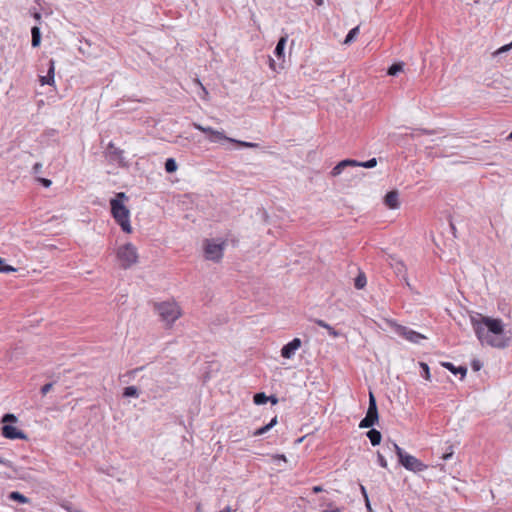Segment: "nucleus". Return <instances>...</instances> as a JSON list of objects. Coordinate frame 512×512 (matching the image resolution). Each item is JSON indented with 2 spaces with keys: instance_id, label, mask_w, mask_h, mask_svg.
Wrapping results in <instances>:
<instances>
[{
  "instance_id": "7c9ffc66",
  "label": "nucleus",
  "mask_w": 512,
  "mask_h": 512,
  "mask_svg": "<svg viewBox=\"0 0 512 512\" xmlns=\"http://www.w3.org/2000/svg\"><path fill=\"white\" fill-rule=\"evenodd\" d=\"M17 417L12 413H6L3 415L1 422L4 424L17 422Z\"/></svg>"
},
{
  "instance_id": "bb28decb",
  "label": "nucleus",
  "mask_w": 512,
  "mask_h": 512,
  "mask_svg": "<svg viewBox=\"0 0 512 512\" xmlns=\"http://www.w3.org/2000/svg\"><path fill=\"white\" fill-rule=\"evenodd\" d=\"M402 70H403V63H394L389 67L388 74L391 76H396Z\"/></svg>"
},
{
  "instance_id": "6e6d98bb",
  "label": "nucleus",
  "mask_w": 512,
  "mask_h": 512,
  "mask_svg": "<svg viewBox=\"0 0 512 512\" xmlns=\"http://www.w3.org/2000/svg\"><path fill=\"white\" fill-rule=\"evenodd\" d=\"M220 512H231V508L229 506H226Z\"/></svg>"
},
{
  "instance_id": "aec40b11",
  "label": "nucleus",
  "mask_w": 512,
  "mask_h": 512,
  "mask_svg": "<svg viewBox=\"0 0 512 512\" xmlns=\"http://www.w3.org/2000/svg\"><path fill=\"white\" fill-rule=\"evenodd\" d=\"M8 498L12 501H17L21 504H26V503L30 502L29 498H27L25 495H23L22 493H20L18 491L10 492L8 495Z\"/></svg>"
},
{
  "instance_id": "20e7f679",
  "label": "nucleus",
  "mask_w": 512,
  "mask_h": 512,
  "mask_svg": "<svg viewBox=\"0 0 512 512\" xmlns=\"http://www.w3.org/2000/svg\"><path fill=\"white\" fill-rule=\"evenodd\" d=\"M116 258L122 269H129L138 262L137 248L132 243L121 245L116 250Z\"/></svg>"
},
{
  "instance_id": "5fc2aeb1",
  "label": "nucleus",
  "mask_w": 512,
  "mask_h": 512,
  "mask_svg": "<svg viewBox=\"0 0 512 512\" xmlns=\"http://www.w3.org/2000/svg\"><path fill=\"white\" fill-rule=\"evenodd\" d=\"M269 400L273 403V404H276L278 402V399L274 396H271L269 397Z\"/></svg>"
},
{
  "instance_id": "cd10ccee",
  "label": "nucleus",
  "mask_w": 512,
  "mask_h": 512,
  "mask_svg": "<svg viewBox=\"0 0 512 512\" xmlns=\"http://www.w3.org/2000/svg\"><path fill=\"white\" fill-rule=\"evenodd\" d=\"M229 137L225 136L223 132L214 130V133L211 134L209 137V140L212 142L218 141V140H227L229 141Z\"/></svg>"
},
{
  "instance_id": "4be33fe9",
  "label": "nucleus",
  "mask_w": 512,
  "mask_h": 512,
  "mask_svg": "<svg viewBox=\"0 0 512 512\" xmlns=\"http://www.w3.org/2000/svg\"><path fill=\"white\" fill-rule=\"evenodd\" d=\"M366 284H367L366 275H365V273L360 272L354 280V286L356 289L361 290L366 286Z\"/></svg>"
},
{
  "instance_id": "3c124183",
  "label": "nucleus",
  "mask_w": 512,
  "mask_h": 512,
  "mask_svg": "<svg viewBox=\"0 0 512 512\" xmlns=\"http://www.w3.org/2000/svg\"><path fill=\"white\" fill-rule=\"evenodd\" d=\"M360 489H361V493L363 494L364 499H365V498H366V496H368V495H367V492H366V489H365V487H364L363 485H361V486H360Z\"/></svg>"
},
{
  "instance_id": "6ab92c4d",
  "label": "nucleus",
  "mask_w": 512,
  "mask_h": 512,
  "mask_svg": "<svg viewBox=\"0 0 512 512\" xmlns=\"http://www.w3.org/2000/svg\"><path fill=\"white\" fill-rule=\"evenodd\" d=\"M367 437L373 446L379 445L382 439L381 433L376 429H370L367 432Z\"/></svg>"
},
{
  "instance_id": "c9c22d12",
  "label": "nucleus",
  "mask_w": 512,
  "mask_h": 512,
  "mask_svg": "<svg viewBox=\"0 0 512 512\" xmlns=\"http://www.w3.org/2000/svg\"><path fill=\"white\" fill-rule=\"evenodd\" d=\"M269 430H270V429H269V427H268V426H267V424H266L265 426H263V427H261V428H259V429L255 430V431L252 433V435H253V436H261V435L265 434L266 432H268Z\"/></svg>"
},
{
  "instance_id": "ddd939ff",
  "label": "nucleus",
  "mask_w": 512,
  "mask_h": 512,
  "mask_svg": "<svg viewBox=\"0 0 512 512\" xmlns=\"http://www.w3.org/2000/svg\"><path fill=\"white\" fill-rule=\"evenodd\" d=\"M385 205L390 209H397L400 206L399 193L396 190L389 191L384 198Z\"/></svg>"
},
{
  "instance_id": "4d7b16f0",
  "label": "nucleus",
  "mask_w": 512,
  "mask_h": 512,
  "mask_svg": "<svg viewBox=\"0 0 512 512\" xmlns=\"http://www.w3.org/2000/svg\"><path fill=\"white\" fill-rule=\"evenodd\" d=\"M141 369H142V367L141 368H136V369L132 370L131 373L134 374V373H136L137 371H139Z\"/></svg>"
},
{
  "instance_id": "dca6fc26",
  "label": "nucleus",
  "mask_w": 512,
  "mask_h": 512,
  "mask_svg": "<svg viewBox=\"0 0 512 512\" xmlns=\"http://www.w3.org/2000/svg\"><path fill=\"white\" fill-rule=\"evenodd\" d=\"M442 366L452 372L454 375L461 374V378L465 377L467 368L465 366H454L451 362H443Z\"/></svg>"
},
{
  "instance_id": "8fccbe9b",
  "label": "nucleus",
  "mask_w": 512,
  "mask_h": 512,
  "mask_svg": "<svg viewBox=\"0 0 512 512\" xmlns=\"http://www.w3.org/2000/svg\"><path fill=\"white\" fill-rule=\"evenodd\" d=\"M197 83H198V84H199V86L201 87V89H202L203 93H204L205 95H207V94H208V92H207L206 88L202 85V83H201L199 80H197Z\"/></svg>"
},
{
  "instance_id": "393cba45",
  "label": "nucleus",
  "mask_w": 512,
  "mask_h": 512,
  "mask_svg": "<svg viewBox=\"0 0 512 512\" xmlns=\"http://www.w3.org/2000/svg\"><path fill=\"white\" fill-rule=\"evenodd\" d=\"M177 163L175 161V159L173 158H168L165 162V170L167 173H173L177 170Z\"/></svg>"
},
{
  "instance_id": "13d9d810",
  "label": "nucleus",
  "mask_w": 512,
  "mask_h": 512,
  "mask_svg": "<svg viewBox=\"0 0 512 512\" xmlns=\"http://www.w3.org/2000/svg\"><path fill=\"white\" fill-rule=\"evenodd\" d=\"M507 139L512 140V132L508 135Z\"/></svg>"
},
{
  "instance_id": "58836bf2",
  "label": "nucleus",
  "mask_w": 512,
  "mask_h": 512,
  "mask_svg": "<svg viewBox=\"0 0 512 512\" xmlns=\"http://www.w3.org/2000/svg\"><path fill=\"white\" fill-rule=\"evenodd\" d=\"M53 387V383H47L42 386L41 388V394L46 395Z\"/></svg>"
},
{
  "instance_id": "473e14b6",
  "label": "nucleus",
  "mask_w": 512,
  "mask_h": 512,
  "mask_svg": "<svg viewBox=\"0 0 512 512\" xmlns=\"http://www.w3.org/2000/svg\"><path fill=\"white\" fill-rule=\"evenodd\" d=\"M420 367L422 369V377L425 378L426 380H430V369H429V366L428 364L424 363V362H420Z\"/></svg>"
},
{
  "instance_id": "423d86ee",
  "label": "nucleus",
  "mask_w": 512,
  "mask_h": 512,
  "mask_svg": "<svg viewBox=\"0 0 512 512\" xmlns=\"http://www.w3.org/2000/svg\"><path fill=\"white\" fill-rule=\"evenodd\" d=\"M226 241L215 243L213 240L206 239L204 242V256L207 260L218 263L222 260Z\"/></svg>"
},
{
  "instance_id": "4c0bfd02",
  "label": "nucleus",
  "mask_w": 512,
  "mask_h": 512,
  "mask_svg": "<svg viewBox=\"0 0 512 512\" xmlns=\"http://www.w3.org/2000/svg\"><path fill=\"white\" fill-rule=\"evenodd\" d=\"M453 454H454L453 448H452V446H449L447 451L443 453L442 459L447 461L453 456Z\"/></svg>"
},
{
  "instance_id": "c756f323",
  "label": "nucleus",
  "mask_w": 512,
  "mask_h": 512,
  "mask_svg": "<svg viewBox=\"0 0 512 512\" xmlns=\"http://www.w3.org/2000/svg\"><path fill=\"white\" fill-rule=\"evenodd\" d=\"M377 165V160L376 158H371L365 162H359L358 161V165L359 167H364V168H373Z\"/></svg>"
},
{
  "instance_id": "f704fd0d",
  "label": "nucleus",
  "mask_w": 512,
  "mask_h": 512,
  "mask_svg": "<svg viewBox=\"0 0 512 512\" xmlns=\"http://www.w3.org/2000/svg\"><path fill=\"white\" fill-rule=\"evenodd\" d=\"M16 268L11 266V265H8V264H3V266L1 267V270L0 272L1 273H11V272H16Z\"/></svg>"
},
{
  "instance_id": "603ef678",
  "label": "nucleus",
  "mask_w": 512,
  "mask_h": 512,
  "mask_svg": "<svg viewBox=\"0 0 512 512\" xmlns=\"http://www.w3.org/2000/svg\"><path fill=\"white\" fill-rule=\"evenodd\" d=\"M33 17H34L37 21H40V19H41V14H40L39 12H35V13L33 14Z\"/></svg>"
},
{
  "instance_id": "72a5a7b5",
  "label": "nucleus",
  "mask_w": 512,
  "mask_h": 512,
  "mask_svg": "<svg viewBox=\"0 0 512 512\" xmlns=\"http://www.w3.org/2000/svg\"><path fill=\"white\" fill-rule=\"evenodd\" d=\"M61 506L68 512H77L80 510L75 508L74 505L70 502H64L63 504H61Z\"/></svg>"
},
{
  "instance_id": "f3484780",
  "label": "nucleus",
  "mask_w": 512,
  "mask_h": 512,
  "mask_svg": "<svg viewBox=\"0 0 512 512\" xmlns=\"http://www.w3.org/2000/svg\"><path fill=\"white\" fill-rule=\"evenodd\" d=\"M318 326L324 328L327 330L328 334L333 337V338H337L340 336V332L337 331L336 329H334V327H332L331 325H329L328 323H326L324 320H321V319H315L314 321Z\"/></svg>"
},
{
  "instance_id": "e433bc0d",
  "label": "nucleus",
  "mask_w": 512,
  "mask_h": 512,
  "mask_svg": "<svg viewBox=\"0 0 512 512\" xmlns=\"http://www.w3.org/2000/svg\"><path fill=\"white\" fill-rule=\"evenodd\" d=\"M377 460H378V464L381 467L387 468V466H388L387 461H386L385 457L380 452H377Z\"/></svg>"
},
{
  "instance_id": "2eb2a0df",
  "label": "nucleus",
  "mask_w": 512,
  "mask_h": 512,
  "mask_svg": "<svg viewBox=\"0 0 512 512\" xmlns=\"http://www.w3.org/2000/svg\"><path fill=\"white\" fill-rule=\"evenodd\" d=\"M321 512H341L343 508L337 507L330 499L325 496L319 498Z\"/></svg>"
},
{
  "instance_id": "f03ea898",
  "label": "nucleus",
  "mask_w": 512,
  "mask_h": 512,
  "mask_svg": "<svg viewBox=\"0 0 512 512\" xmlns=\"http://www.w3.org/2000/svg\"><path fill=\"white\" fill-rule=\"evenodd\" d=\"M127 196L124 192H119L116 194V197L110 200L111 206V214L116 221V223L121 227V229L126 233L132 232V227L130 224V211L123 204V200H127Z\"/></svg>"
},
{
  "instance_id": "a878e982",
  "label": "nucleus",
  "mask_w": 512,
  "mask_h": 512,
  "mask_svg": "<svg viewBox=\"0 0 512 512\" xmlns=\"http://www.w3.org/2000/svg\"><path fill=\"white\" fill-rule=\"evenodd\" d=\"M253 400L256 405H262V404H265L269 400V397L266 396L265 393L260 392V393H256L254 395Z\"/></svg>"
},
{
  "instance_id": "0eeeda50",
  "label": "nucleus",
  "mask_w": 512,
  "mask_h": 512,
  "mask_svg": "<svg viewBox=\"0 0 512 512\" xmlns=\"http://www.w3.org/2000/svg\"><path fill=\"white\" fill-rule=\"evenodd\" d=\"M379 414L377 409V402L374 394L372 392L369 393V405L366 416L360 421L359 427L370 428L373 427L376 423H378Z\"/></svg>"
},
{
  "instance_id": "2f4dec72",
  "label": "nucleus",
  "mask_w": 512,
  "mask_h": 512,
  "mask_svg": "<svg viewBox=\"0 0 512 512\" xmlns=\"http://www.w3.org/2000/svg\"><path fill=\"white\" fill-rule=\"evenodd\" d=\"M193 126H194L195 129H197V130H199V131H201L203 133L209 134V135L213 134L214 130H215L212 127H204V126H202L201 124H198V123H193Z\"/></svg>"
},
{
  "instance_id": "a211bd4d",
  "label": "nucleus",
  "mask_w": 512,
  "mask_h": 512,
  "mask_svg": "<svg viewBox=\"0 0 512 512\" xmlns=\"http://www.w3.org/2000/svg\"><path fill=\"white\" fill-rule=\"evenodd\" d=\"M286 42H287V38L281 37L276 44V47L274 49V54L276 55V57L278 59L284 60V49L286 46Z\"/></svg>"
},
{
  "instance_id": "f257e3e1",
  "label": "nucleus",
  "mask_w": 512,
  "mask_h": 512,
  "mask_svg": "<svg viewBox=\"0 0 512 512\" xmlns=\"http://www.w3.org/2000/svg\"><path fill=\"white\" fill-rule=\"evenodd\" d=\"M473 330L481 342L493 348L503 349L510 343V338L504 331V323L499 318H491L477 314L470 317Z\"/></svg>"
},
{
  "instance_id": "9b49d317",
  "label": "nucleus",
  "mask_w": 512,
  "mask_h": 512,
  "mask_svg": "<svg viewBox=\"0 0 512 512\" xmlns=\"http://www.w3.org/2000/svg\"><path fill=\"white\" fill-rule=\"evenodd\" d=\"M301 347V340L294 338L292 341L285 344L281 349V356L286 359H291L295 352Z\"/></svg>"
},
{
  "instance_id": "79ce46f5",
  "label": "nucleus",
  "mask_w": 512,
  "mask_h": 512,
  "mask_svg": "<svg viewBox=\"0 0 512 512\" xmlns=\"http://www.w3.org/2000/svg\"><path fill=\"white\" fill-rule=\"evenodd\" d=\"M511 48H512V42H511V43H509V44H507V45L502 46V47L497 51V53L499 54V53L507 52V51H509Z\"/></svg>"
},
{
  "instance_id": "39448f33",
  "label": "nucleus",
  "mask_w": 512,
  "mask_h": 512,
  "mask_svg": "<svg viewBox=\"0 0 512 512\" xmlns=\"http://www.w3.org/2000/svg\"><path fill=\"white\" fill-rule=\"evenodd\" d=\"M393 449L395 450L400 464L407 470L412 472H422L427 469V465H425L422 461L417 459L416 457L406 453L401 447H399L395 442L391 443Z\"/></svg>"
},
{
  "instance_id": "7ed1b4c3",
  "label": "nucleus",
  "mask_w": 512,
  "mask_h": 512,
  "mask_svg": "<svg viewBox=\"0 0 512 512\" xmlns=\"http://www.w3.org/2000/svg\"><path fill=\"white\" fill-rule=\"evenodd\" d=\"M154 308L161 320L169 327L182 315L181 308L175 301L155 303Z\"/></svg>"
},
{
  "instance_id": "f8f14e48",
  "label": "nucleus",
  "mask_w": 512,
  "mask_h": 512,
  "mask_svg": "<svg viewBox=\"0 0 512 512\" xmlns=\"http://www.w3.org/2000/svg\"><path fill=\"white\" fill-rule=\"evenodd\" d=\"M356 165H358L357 160H352V159L342 160L336 166L333 167V169L331 170V175L333 177L339 176L344 171L345 168L356 167Z\"/></svg>"
},
{
  "instance_id": "9d476101",
  "label": "nucleus",
  "mask_w": 512,
  "mask_h": 512,
  "mask_svg": "<svg viewBox=\"0 0 512 512\" xmlns=\"http://www.w3.org/2000/svg\"><path fill=\"white\" fill-rule=\"evenodd\" d=\"M1 433L3 437L7 439H21V440H27V435L22 431L19 430L17 427L12 426L10 424H4L1 428Z\"/></svg>"
},
{
  "instance_id": "4468645a",
  "label": "nucleus",
  "mask_w": 512,
  "mask_h": 512,
  "mask_svg": "<svg viewBox=\"0 0 512 512\" xmlns=\"http://www.w3.org/2000/svg\"><path fill=\"white\" fill-rule=\"evenodd\" d=\"M55 61L53 59L49 60V69L46 76L40 77L41 85H54L55 79Z\"/></svg>"
},
{
  "instance_id": "09e8293b",
  "label": "nucleus",
  "mask_w": 512,
  "mask_h": 512,
  "mask_svg": "<svg viewBox=\"0 0 512 512\" xmlns=\"http://www.w3.org/2000/svg\"><path fill=\"white\" fill-rule=\"evenodd\" d=\"M472 367H473L474 370L478 371L480 369L479 362L474 361L473 364H472Z\"/></svg>"
},
{
  "instance_id": "5701e85b",
  "label": "nucleus",
  "mask_w": 512,
  "mask_h": 512,
  "mask_svg": "<svg viewBox=\"0 0 512 512\" xmlns=\"http://www.w3.org/2000/svg\"><path fill=\"white\" fill-rule=\"evenodd\" d=\"M359 31H360L359 26H356V27L352 28L348 32V34L346 35L343 43L346 44V45L352 43L356 39V37L358 36Z\"/></svg>"
},
{
  "instance_id": "37998d69",
  "label": "nucleus",
  "mask_w": 512,
  "mask_h": 512,
  "mask_svg": "<svg viewBox=\"0 0 512 512\" xmlns=\"http://www.w3.org/2000/svg\"><path fill=\"white\" fill-rule=\"evenodd\" d=\"M276 424H277V417L275 416L274 418L271 419V421L267 424V426L269 427V429H272Z\"/></svg>"
},
{
  "instance_id": "b1692460",
  "label": "nucleus",
  "mask_w": 512,
  "mask_h": 512,
  "mask_svg": "<svg viewBox=\"0 0 512 512\" xmlns=\"http://www.w3.org/2000/svg\"><path fill=\"white\" fill-rule=\"evenodd\" d=\"M123 396L137 398L139 396V391H138L137 387H135V386H128V387L124 388Z\"/></svg>"
},
{
  "instance_id": "864d4df0",
  "label": "nucleus",
  "mask_w": 512,
  "mask_h": 512,
  "mask_svg": "<svg viewBox=\"0 0 512 512\" xmlns=\"http://www.w3.org/2000/svg\"><path fill=\"white\" fill-rule=\"evenodd\" d=\"M317 6H322L324 3V0H313Z\"/></svg>"
},
{
  "instance_id": "c85d7f7f",
  "label": "nucleus",
  "mask_w": 512,
  "mask_h": 512,
  "mask_svg": "<svg viewBox=\"0 0 512 512\" xmlns=\"http://www.w3.org/2000/svg\"><path fill=\"white\" fill-rule=\"evenodd\" d=\"M229 142L236 143L239 146L246 147V148H257V147H259V144H257V143L236 140V139H233V138L229 139Z\"/></svg>"
},
{
  "instance_id": "412c9836",
  "label": "nucleus",
  "mask_w": 512,
  "mask_h": 512,
  "mask_svg": "<svg viewBox=\"0 0 512 512\" xmlns=\"http://www.w3.org/2000/svg\"><path fill=\"white\" fill-rule=\"evenodd\" d=\"M31 35H32V40H31L32 47H34V48L38 47L41 42V32H40L39 27H37V26L32 27Z\"/></svg>"
},
{
  "instance_id": "a19ab883",
  "label": "nucleus",
  "mask_w": 512,
  "mask_h": 512,
  "mask_svg": "<svg viewBox=\"0 0 512 512\" xmlns=\"http://www.w3.org/2000/svg\"><path fill=\"white\" fill-rule=\"evenodd\" d=\"M32 171L34 174H39L42 171V164L40 162H37L33 165Z\"/></svg>"
},
{
  "instance_id": "ea45409f",
  "label": "nucleus",
  "mask_w": 512,
  "mask_h": 512,
  "mask_svg": "<svg viewBox=\"0 0 512 512\" xmlns=\"http://www.w3.org/2000/svg\"><path fill=\"white\" fill-rule=\"evenodd\" d=\"M37 180L46 188L50 187L52 184L51 180L46 179V178L39 177V178H37Z\"/></svg>"
},
{
  "instance_id": "de8ad7c7",
  "label": "nucleus",
  "mask_w": 512,
  "mask_h": 512,
  "mask_svg": "<svg viewBox=\"0 0 512 512\" xmlns=\"http://www.w3.org/2000/svg\"><path fill=\"white\" fill-rule=\"evenodd\" d=\"M0 464L9 466V461L0 456Z\"/></svg>"
},
{
  "instance_id": "49530a36",
  "label": "nucleus",
  "mask_w": 512,
  "mask_h": 512,
  "mask_svg": "<svg viewBox=\"0 0 512 512\" xmlns=\"http://www.w3.org/2000/svg\"><path fill=\"white\" fill-rule=\"evenodd\" d=\"M366 508L368 511H372L368 496L365 498Z\"/></svg>"
},
{
  "instance_id": "6e6552de",
  "label": "nucleus",
  "mask_w": 512,
  "mask_h": 512,
  "mask_svg": "<svg viewBox=\"0 0 512 512\" xmlns=\"http://www.w3.org/2000/svg\"><path fill=\"white\" fill-rule=\"evenodd\" d=\"M105 156L110 163H117L119 166H126L124 151L115 146L113 142H109L105 151Z\"/></svg>"
},
{
  "instance_id": "a18cd8bd",
  "label": "nucleus",
  "mask_w": 512,
  "mask_h": 512,
  "mask_svg": "<svg viewBox=\"0 0 512 512\" xmlns=\"http://www.w3.org/2000/svg\"><path fill=\"white\" fill-rule=\"evenodd\" d=\"M312 491H313L314 493H320V492H322V491H323V488H322L321 486H314V487L312 488Z\"/></svg>"
},
{
  "instance_id": "c03bdc74",
  "label": "nucleus",
  "mask_w": 512,
  "mask_h": 512,
  "mask_svg": "<svg viewBox=\"0 0 512 512\" xmlns=\"http://www.w3.org/2000/svg\"><path fill=\"white\" fill-rule=\"evenodd\" d=\"M269 66L270 68L273 70V71H276V63H275V60L273 58H269Z\"/></svg>"
},
{
  "instance_id": "1a4fd4ad",
  "label": "nucleus",
  "mask_w": 512,
  "mask_h": 512,
  "mask_svg": "<svg viewBox=\"0 0 512 512\" xmlns=\"http://www.w3.org/2000/svg\"><path fill=\"white\" fill-rule=\"evenodd\" d=\"M396 331L400 336H402L409 342H412L415 344H419L421 342V340L426 339V337L424 335H422L421 333L414 331L405 326H398Z\"/></svg>"
}]
</instances>
